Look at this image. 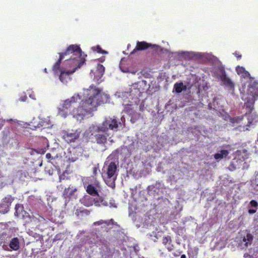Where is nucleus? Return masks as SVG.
<instances>
[{
  "label": "nucleus",
  "instance_id": "f257e3e1",
  "mask_svg": "<svg viewBox=\"0 0 258 258\" xmlns=\"http://www.w3.org/2000/svg\"><path fill=\"white\" fill-rule=\"evenodd\" d=\"M59 58L54 64L52 71L55 74H57L60 69V63L63 59L67 58L72 59V61L78 60L79 59L84 58L82 56V51L79 46L77 45H70L64 52L58 53Z\"/></svg>",
  "mask_w": 258,
  "mask_h": 258
},
{
  "label": "nucleus",
  "instance_id": "f03ea898",
  "mask_svg": "<svg viewBox=\"0 0 258 258\" xmlns=\"http://www.w3.org/2000/svg\"><path fill=\"white\" fill-rule=\"evenodd\" d=\"M85 58L79 59L78 60L72 61V59L67 58L64 60V64L66 69H69V70L66 71L63 68L60 71V74L59 78L60 81L62 83L67 82V79L69 77V75L73 74L77 69L80 68L85 63Z\"/></svg>",
  "mask_w": 258,
  "mask_h": 258
},
{
  "label": "nucleus",
  "instance_id": "7ed1b4c3",
  "mask_svg": "<svg viewBox=\"0 0 258 258\" xmlns=\"http://www.w3.org/2000/svg\"><path fill=\"white\" fill-rule=\"evenodd\" d=\"M117 165L114 162H110L102 168V177L107 185L113 187L117 178Z\"/></svg>",
  "mask_w": 258,
  "mask_h": 258
},
{
  "label": "nucleus",
  "instance_id": "20e7f679",
  "mask_svg": "<svg viewBox=\"0 0 258 258\" xmlns=\"http://www.w3.org/2000/svg\"><path fill=\"white\" fill-rule=\"evenodd\" d=\"M100 128L97 125L92 124L86 133L92 142H96L98 144H105L109 135L107 133H102V129Z\"/></svg>",
  "mask_w": 258,
  "mask_h": 258
},
{
  "label": "nucleus",
  "instance_id": "39448f33",
  "mask_svg": "<svg viewBox=\"0 0 258 258\" xmlns=\"http://www.w3.org/2000/svg\"><path fill=\"white\" fill-rule=\"evenodd\" d=\"M80 100H81V97L77 94H75L70 98L62 101L60 106L58 108L59 114L63 117H66L69 112Z\"/></svg>",
  "mask_w": 258,
  "mask_h": 258
},
{
  "label": "nucleus",
  "instance_id": "423d86ee",
  "mask_svg": "<svg viewBox=\"0 0 258 258\" xmlns=\"http://www.w3.org/2000/svg\"><path fill=\"white\" fill-rule=\"evenodd\" d=\"M121 124V123L117 120L116 117L113 116L105 117L103 122L97 125L102 129V133H107L109 130L117 132L119 125Z\"/></svg>",
  "mask_w": 258,
  "mask_h": 258
},
{
  "label": "nucleus",
  "instance_id": "0eeeda50",
  "mask_svg": "<svg viewBox=\"0 0 258 258\" xmlns=\"http://www.w3.org/2000/svg\"><path fill=\"white\" fill-rule=\"evenodd\" d=\"M62 139L68 144L74 143L80 137V133L77 131H63Z\"/></svg>",
  "mask_w": 258,
  "mask_h": 258
},
{
  "label": "nucleus",
  "instance_id": "6e6552de",
  "mask_svg": "<svg viewBox=\"0 0 258 258\" xmlns=\"http://www.w3.org/2000/svg\"><path fill=\"white\" fill-rule=\"evenodd\" d=\"M14 200V198L12 197L11 195H7L3 199L0 204V212L3 214L8 213Z\"/></svg>",
  "mask_w": 258,
  "mask_h": 258
},
{
  "label": "nucleus",
  "instance_id": "1a4fd4ad",
  "mask_svg": "<svg viewBox=\"0 0 258 258\" xmlns=\"http://www.w3.org/2000/svg\"><path fill=\"white\" fill-rule=\"evenodd\" d=\"M251 89H253L252 87H249L248 89V92L250 93L252 97L250 99H248L244 103V106L246 108H248L249 111H251L253 109L254 103L258 97V90H254L253 91Z\"/></svg>",
  "mask_w": 258,
  "mask_h": 258
},
{
  "label": "nucleus",
  "instance_id": "9d476101",
  "mask_svg": "<svg viewBox=\"0 0 258 258\" xmlns=\"http://www.w3.org/2000/svg\"><path fill=\"white\" fill-rule=\"evenodd\" d=\"M95 94L94 95L97 106L101 104L106 103L109 101L110 97L109 95L105 94H100L101 90L99 89H95Z\"/></svg>",
  "mask_w": 258,
  "mask_h": 258
},
{
  "label": "nucleus",
  "instance_id": "9b49d317",
  "mask_svg": "<svg viewBox=\"0 0 258 258\" xmlns=\"http://www.w3.org/2000/svg\"><path fill=\"white\" fill-rule=\"evenodd\" d=\"M80 103L88 112L92 111L94 108L97 107L96 102L95 98H94V95L91 96L85 100H82Z\"/></svg>",
  "mask_w": 258,
  "mask_h": 258
},
{
  "label": "nucleus",
  "instance_id": "f8f14e48",
  "mask_svg": "<svg viewBox=\"0 0 258 258\" xmlns=\"http://www.w3.org/2000/svg\"><path fill=\"white\" fill-rule=\"evenodd\" d=\"M84 185L88 194L91 196H98L97 188L100 187V183L97 180L95 179L93 183H90L88 185L84 183Z\"/></svg>",
  "mask_w": 258,
  "mask_h": 258
},
{
  "label": "nucleus",
  "instance_id": "ddd939ff",
  "mask_svg": "<svg viewBox=\"0 0 258 258\" xmlns=\"http://www.w3.org/2000/svg\"><path fill=\"white\" fill-rule=\"evenodd\" d=\"M77 190L78 188L76 187L70 185L68 187L64 188L62 194V197L66 200H70L72 198L76 199V193Z\"/></svg>",
  "mask_w": 258,
  "mask_h": 258
},
{
  "label": "nucleus",
  "instance_id": "4468645a",
  "mask_svg": "<svg viewBox=\"0 0 258 258\" xmlns=\"http://www.w3.org/2000/svg\"><path fill=\"white\" fill-rule=\"evenodd\" d=\"M105 72V68L102 64H98L96 67V70L95 72L91 70L90 72V75L92 77L94 75V80H95L97 81H98L99 79H100L103 75H104Z\"/></svg>",
  "mask_w": 258,
  "mask_h": 258
},
{
  "label": "nucleus",
  "instance_id": "2eb2a0df",
  "mask_svg": "<svg viewBox=\"0 0 258 258\" xmlns=\"http://www.w3.org/2000/svg\"><path fill=\"white\" fill-rule=\"evenodd\" d=\"M158 45L156 44H152L150 43H148L145 41H138L137 42L136 46L134 50H146L148 48L151 47L152 48H157Z\"/></svg>",
  "mask_w": 258,
  "mask_h": 258
},
{
  "label": "nucleus",
  "instance_id": "dca6fc26",
  "mask_svg": "<svg viewBox=\"0 0 258 258\" xmlns=\"http://www.w3.org/2000/svg\"><path fill=\"white\" fill-rule=\"evenodd\" d=\"M162 243L166 247L168 251H172L174 248V245L172 243V238L169 235L163 236L162 239Z\"/></svg>",
  "mask_w": 258,
  "mask_h": 258
},
{
  "label": "nucleus",
  "instance_id": "f3484780",
  "mask_svg": "<svg viewBox=\"0 0 258 258\" xmlns=\"http://www.w3.org/2000/svg\"><path fill=\"white\" fill-rule=\"evenodd\" d=\"M221 80L223 85L230 91H233L234 90V82L227 77L225 74L223 75L221 77Z\"/></svg>",
  "mask_w": 258,
  "mask_h": 258
},
{
  "label": "nucleus",
  "instance_id": "a211bd4d",
  "mask_svg": "<svg viewBox=\"0 0 258 258\" xmlns=\"http://www.w3.org/2000/svg\"><path fill=\"white\" fill-rule=\"evenodd\" d=\"M88 112V111L80 103L79 106L77 108L73 109L71 113H72L74 117L77 118L81 117L82 118Z\"/></svg>",
  "mask_w": 258,
  "mask_h": 258
},
{
  "label": "nucleus",
  "instance_id": "6ab92c4d",
  "mask_svg": "<svg viewBox=\"0 0 258 258\" xmlns=\"http://www.w3.org/2000/svg\"><path fill=\"white\" fill-rule=\"evenodd\" d=\"M81 201L82 204L87 207L92 206L94 202V198L90 196H84Z\"/></svg>",
  "mask_w": 258,
  "mask_h": 258
},
{
  "label": "nucleus",
  "instance_id": "aec40b11",
  "mask_svg": "<svg viewBox=\"0 0 258 258\" xmlns=\"http://www.w3.org/2000/svg\"><path fill=\"white\" fill-rule=\"evenodd\" d=\"M236 71L238 75L244 78H248L250 77V74L249 72L245 70V68L243 67L237 66L236 68Z\"/></svg>",
  "mask_w": 258,
  "mask_h": 258
},
{
  "label": "nucleus",
  "instance_id": "412c9836",
  "mask_svg": "<svg viewBox=\"0 0 258 258\" xmlns=\"http://www.w3.org/2000/svg\"><path fill=\"white\" fill-rule=\"evenodd\" d=\"M10 247L13 250L16 251L20 248V241L17 237H14L11 239L9 243Z\"/></svg>",
  "mask_w": 258,
  "mask_h": 258
},
{
  "label": "nucleus",
  "instance_id": "4be33fe9",
  "mask_svg": "<svg viewBox=\"0 0 258 258\" xmlns=\"http://www.w3.org/2000/svg\"><path fill=\"white\" fill-rule=\"evenodd\" d=\"M162 231H158L156 230V231H154L151 233L149 234V236L154 242H156L157 241L158 239L162 237Z\"/></svg>",
  "mask_w": 258,
  "mask_h": 258
},
{
  "label": "nucleus",
  "instance_id": "5701e85b",
  "mask_svg": "<svg viewBox=\"0 0 258 258\" xmlns=\"http://www.w3.org/2000/svg\"><path fill=\"white\" fill-rule=\"evenodd\" d=\"M94 204L96 207L107 206L108 205L107 202L102 197H99V195L98 197L94 198Z\"/></svg>",
  "mask_w": 258,
  "mask_h": 258
},
{
  "label": "nucleus",
  "instance_id": "b1692460",
  "mask_svg": "<svg viewBox=\"0 0 258 258\" xmlns=\"http://www.w3.org/2000/svg\"><path fill=\"white\" fill-rule=\"evenodd\" d=\"M187 89L186 86L183 85L182 82L176 83L174 85V89L177 93H181L182 91H185Z\"/></svg>",
  "mask_w": 258,
  "mask_h": 258
},
{
  "label": "nucleus",
  "instance_id": "393cba45",
  "mask_svg": "<svg viewBox=\"0 0 258 258\" xmlns=\"http://www.w3.org/2000/svg\"><path fill=\"white\" fill-rule=\"evenodd\" d=\"M253 240V236L249 233H247L246 236L243 238V242H245L244 245L246 247L250 245Z\"/></svg>",
  "mask_w": 258,
  "mask_h": 258
},
{
  "label": "nucleus",
  "instance_id": "a878e982",
  "mask_svg": "<svg viewBox=\"0 0 258 258\" xmlns=\"http://www.w3.org/2000/svg\"><path fill=\"white\" fill-rule=\"evenodd\" d=\"M229 152L226 150H221L220 153H217L214 155V158L216 160H220L227 156Z\"/></svg>",
  "mask_w": 258,
  "mask_h": 258
},
{
  "label": "nucleus",
  "instance_id": "bb28decb",
  "mask_svg": "<svg viewBox=\"0 0 258 258\" xmlns=\"http://www.w3.org/2000/svg\"><path fill=\"white\" fill-rule=\"evenodd\" d=\"M90 214V211L87 209L82 210L81 209H77L75 212V215L79 217L84 215H88Z\"/></svg>",
  "mask_w": 258,
  "mask_h": 258
},
{
  "label": "nucleus",
  "instance_id": "cd10ccee",
  "mask_svg": "<svg viewBox=\"0 0 258 258\" xmlns=\"http://www.w3.org/2000/svg\"><path fill=\"white\" fill-rule=\"evenodd\" d=\"M131 121L132 123H135L137 120L139 119L140 114L136 112H133V113H130Z\"/></svg>",
  "mask_w": 258,
  "mask_h": 258
},
{
  "label": "nucleus",
  "instance_id": "c85d7f7f",
  "mask_svg": "<svg viewBox=\"0 0 258 258\" xmlns=\"http://www.w3.org/2000/svg\"><path fill=\"white\" fill-rule=\"evenodd\" d=\"M113 221V220L112 219L109 220H101L100 221H97L94 223V225H100L103 224H104L107 226H109L111 224V223H112Z\"/></svg>",
  "mask_w": 258,
  "mask_h": 258
},
{
  "label": "nucleus",
  "instance_id": "c756f323",
  "mask_svg": "<svg viewBox=\"0 0 258 258\" xmlns=\"http://www.w3.org/2000/svg\"><path fill=\"white\" fill-rule=\"evenodd\" d=\"M92 49L93 51H96L99 53L107 54L108 53L106 51L102 49L100 45L92 47Z\"/></svg>",
  "mask_w": 258,
  "mask_h": 258
},
{
  "label": "nucleus",
  "instance_id": "7c9ffc66",
  "mask_svg": "<svg viewBox=\"0 0 258 258\" xmlns=\"http://www.w3.org/2000/svg\"><path fill=\"white\" fill-rule=\"evenodd\" d=\"M250 207L257 209L258 203L255 200H252L250 201Z\"/></svg>",
  "mask_w": 258,
  "mask_h": 258
},
{
  "label": "nucleus",
  "instance_id": "2f4dec72",
  "mask_svg": "<svg viewBox=\"0 0 258 258\" xmlns=\"http://www.w3.org/2000/svg\"><path fill=\"white\" fill-rule=\"evenodd\" d=\"M199 249L197 247H195L193 249H188V254L189 255L191 254V252H194L196 255L198 254Z\"/></svg>",
  "mask_w": 258,
  "mask_h": 258
},
{
  "label": "nucleus",
  "instance_id": "473e14b6",
  "mask_svg": "<svg viewBox=\"0 0 258 258\" xmlns=\"http://www.w3.org/2000/svg\"><path fill=\"white\" fill-rule=\"evenodd\" d=\"M31 221H34L36 223L38 222H45V220L42 217H40V219H37L36 218L33 217Z\"/></svg>",
  "mask_w": 258,
  "mask_h": 258
},
{
  "label": "nucleus",
  "instance_id": "72a5a7b5",
  "mask_svg": "<svg viewBox=\"0 0 258 258\" xmlns=\"http://www.w3.org/2000/svg\"><path fill=\"white\" fill-rule=\"evenodd\" d=\"M19 208H21V207L20 206V205L19 204H17L15 207V216H19L20 214L18 212V210H19Z\"/></svg>",
  "mask_w": 258,
  "mask_h": 258
},
{
  "label": "nucleus",
  "instance_id": "f704fd0d",
  "mask_svg": "<svg viewBox=\"0 0 258 258\" xmlns=\"http://www.w3.org/2000/svg\"><path fill=\"white\" fill-rule=\"evenodd\" d=\"M257 209H249L248 211V213L249 214H253L254 213H255L257 211Z\"/></svg>",
  "mask_w": 258,
  "mask_h": 258
},
{
  "label": "nucleus",
  "instance_id": "c9c22d12",
  "mask_svg": "<svg viewBox=\"0 0 258 258\" xmlns=\"http://www.w3.org/2000/svg\"><path fill=\"white\" fill-rule=\"evenodd\" d=\"M98 169V168L96 167H93V175L94 176L96 175Z\"/></svg>",
  "mask_w": 258,
  "mask_h": 258
},
{
  "label": "nucleus",
  "instance_id": "e433bc0d",
  "mask_svg": "<svg viewBox=\"0 0 258 258\" xmlns=\"http://www.w3.org/2000/svg\"><path fill=\"white\" fill-rule=\"evenodd\" d=\"M234 55L237 58V59H240L241 58V55L238 52H235L234 53Z\"/></svg>",
  "mask_w": 258,
  "mask_h": 258
},
{
  "label": "nucleus",
  "instance_id": "4c0bfd02",
  "mask_svg": "<svg viewBox=\"0 0 258 258\" xmlns=\"http://www.w3.org/2000/svg\"><path fill=\"white\" fill-rule=\"evenodd\" d=\"M4 123H5V121L3 119L0 118V130L2 129V127L3 126V125L4 124Z\"/></svg>",
  "mask_w": 258,
  "mask_h": 258
},
{
  "label": "nucleus",
  "instance_id": "58836bf2",
  "mask_svg": "<svg viewBox=\"0 0 258 258\" xmlns=\"http://www.w3.org/2000/svg\"><path fill=\"white\" fill-rule=\"evenodd\" d=\"M64 179H65V176L63 174L59 176V181H61L62 180H64Z\"/></svg>",
  "mask_w": 258,
  "mask_h": 258
},
{
  "label": "nucleus",
  "instance_id": "ea45409f",
  "mask_svg": "<svg viewBox=\"0 0 258 258\" xmlns=\"http://www.w3.org/2000/svg\"><path fill=\"white\" fill-rule=\"evenodd\" d=\"M46 158L47 159H51L52 156L50 153H48L46 154Z\"/></svg>",
  "mask_w": 258,
  "mask_h": 258
},
{
  "label": "nucleus",
  "instance_id": "a19ab883",
  "mask_svg": "<svg viewBox=\"0 0 258 258\" xmlns=\"http://www.w3.org/2000/svg\"><path fill=\"white\" fill-rule=\"evenodd\" d=\"M180 253H181V252L177 251V252L174 253L173 255H174V256L177 257V256H179L180 255Z\"/></svg>",
  "mask_w": 258,
  "mask_h": 258
},
{
  "label": "nucleus",
  "instance_id": "79ce46f5",
  "mask_svg": "<svg viewBox=\"0 0 258 258\" xmlns=\"http://www.w3.org/2000/svg\"><path fill=\"white\" fill-rule=\"evenodd\" d=\"M35 127H40L43 126V124L39 122L36 125H34Z\"/></svg>",
  "mask_w": 258,
  "mask_h": 258
},
{
  "label": "nucleus",
  "instance_id": "37998d69",
  "mask_svg": "<svg viewBox=\"0 0 258 258\" xmlns=\"http://www.w3.org/2000/svg\"><path fill=\"white\" fill-rule=\"evenodd\" d=\"M26 98H27V97L25 96L23 98H21V100L22 101H25Z\"/></svg>",
  "mask_w": 258,
  "mask_h": 258
},
{
  "label": "nucleus",
  "instance_id": "c03bdc74",
  "mask_svg": "<svg viewBox=\"0 0 258 258\" xmlns=\"http://www.w3.org/2000/svg\"><path fill=\"white\" fill-rule=\"evenodd\" d=\"M180 258H186V255L185 254H182L181 255Z\"/></svg>",
  "mask_w": 258,
  "mask_h": 258
},
{
  "label": "nucleus",
  "instance_id": "a18cd8bd",
  "mask_svg": "<svg viewBox=\"0 0 258 258\" xmlns=\"http://www.w3.org/2000/svg\"><path fill=\"white\" fill-rule=\"evenodd\" d=\"M104 60V58H100V61L101 62H103Z\"/></svg>",
  "mask_w": 258,
  "mask_h": 258
},
{
  "label": "nucleus",
  "instance_id": "49530a36",
  "mask_svg": "<svg viewBox=\"0 0 258 258\" xmlns=\"http://www.w3.org/2000/svg\"><path fill=\"white\" fill-rule=\"evenodd\" d=\"M131 73L132 74H134V75H135V74H136V71H133V72H131Z\"/></svg>",
  "mask_w": 258,
  "mask_h": 258
},
{
  "label": "nucleus",
  "instance_id": "de8ad7c7",
  "mask_svg": "<svg viewBox=\"0 0 258 258\" xmlns=\"http://www.w3.org/2000/svg\"><path fill=\"white\" fill-rule=\"evenodd\" d=\"M44 71L45 73H47V70H46V69H45L44 70Z\"/></svg>",
  "mask_w": 258,
  "mask_h": 258
}]
</instances>
